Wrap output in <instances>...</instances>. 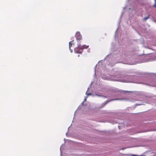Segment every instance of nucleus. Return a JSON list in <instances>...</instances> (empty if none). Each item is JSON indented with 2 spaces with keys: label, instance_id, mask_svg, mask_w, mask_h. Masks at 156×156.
Here are the masks:
<instances>
[{
  "label": "nucleus",
  "instance_id": "obj_10",
  "mask_svg": "<svg viewBox=\"0 0 156 156\" xmlns=\"http://www.w3.org/2000/svg\"><path fill=\"white\" fill-rule=\"evenodd\" d=\"M86 99H87V98H85L84 99L83 102H84V101H86Z\"/></svg>",
  "mask_w": 156,
  "mask_h": 156
},
{
  "label": "nucleus",
  "instance_id": "obj_5",
  "mask_svg": "<svg viewBox=\"0 0 156 156\" xmlns=\"http://www.w3.org/2000/svg\"><path fill=\"white\" fill-rule=\"evenodd\" d=\"M149 18H150V15H148L147 17H144V18L143 20H146L147 19H148Z\"/></svg>",
  "mask_w": 156,
  "mask_h": 156
},
{
  "label": "nucleus",
  "instance_id": "obj_6",
  "mask_svg": "<svg viewBox=\"0 0 156 156\" xmlns=\"http://www.w3.org/2000/svg\"><path fill=\"white\" fill-rule=\"evenodd\" d=\"M86 94L87 95V96H88V95H91L92 94H91L90 93H88H88H87V92H86Z\"/></svg>",
  "mask_w": 156,
  "mask_h": 156
},
{
  "label": "nucleus",
  "instance_id": "obj_9",
  "mask_svg": "<svg viewBox=\"0 0 156 156\" xmlns=\"http://www.w3.org/2000/svg\"><path fill=\"white\" fill-rule=\"evenodd\" d=\"M95 95H96V96H101V95H99V94H95Z\"/></svg>",
  "mask_w": 156,
  "mask_h": 156
},
{
  "label": "nucleus",
  "instance_id": "obj_4",
  "mask_svg": "<svg viewBox=\"0 0 156 156\" xmlns=\"http://www.w3.org/2000/svg\"><path fill=\"white\" fill-rule=\"evenodd\" d=\"M73 40L69 42V48L70 50V51L71 53H72L73 52V50L72 49H70V48H71V47L72 46V45L73 44L71 43V42H73Z\"/></svg>",
  "mask_w": 156,
  "mask_h": 156
},
{
  "label": "nucleus",
  "instance_id": "obj_13",
  "mask_svg": "<svg viewBox=\"0 0 156 156\" xmlns=\"http://www.w3.org/2000/svg\"><path fill=\"white\" fill-rule=\"evenodd\" d=\"M125 92H129V91H125Z\"/></svg>",
  "mask_w": 156,
  "mask_h": 156
},
{
  "label": "nucleus",
  "instance_id": "obj_3",
  "mask_svg": "<svg viewBox=\"0 0 156 156\" xmlns=\"http://www.w3.org/2000/svg\"><path fill=\"white\" fill-rule=\"evenodd\" d=\"M75 37L77 40H80L81 39L82 36L79 32H77L75 34Z\"/></svg>",
  "mask_w": 156,
  "mask_h": 156
},
{
  "label": "nucleus",
  "instance_id": "obj_12",
  "mask_svg": "<svg viewBox=\"0 0 156 156\" xmlns=\"http://www.w3.org/2000/svg\"><path fill=\"white\" fill-rule=\"evenodd\" d=\"M119 99H114V100H119Z\"/></svg>",
  "mask_w": 156,
  "mask_h": 156
},
{
  "label": "nucleus",
  "instance_id": "obj_14",
  "mask_svg": "<svg viewBox=\"0 0 156 156\" xmlns=\"http://www.w3.org/2000/svg\"><path fill=\"white\" fill-rule=\"evenodd\" d=\"M78 57H79V56H80V55H78Z\"/></svg>",
  "mask_w": 156,
  "mask_h": 156
},
{
  "label": "nucleus",
  "instance_id": "obj_15",
  "mask_svg": "<svg viewBox=\"0 0 156 156\" xmlns=\"http://www.w3.org/2000/svg\"><path fill=\"white\" fill-rule=\"evenodd\" d=\"M107 103V102H106V103H105V104H106Z\"/></svg>",
  "mask_w": 156,
  "mask_h": 156
},
{
  "label": "nucleus",
  "instance_id": "obj_11",
  "mask_svg": "<svg viewBox=\"0 0 156 156\" xmlns=\"http://www.w3.org/2000/svg\"><path fill=\"white\" fill-rule=\"evenodd\" d=\"M84 102H83L82 103H81V104L82 105H83V103H84Z\"/></svg>",
  "mask_w": 156,
  "mask_h": 156
},
{
  "label": "nucleus",
  "instance_id": "obj_2",
  "mask_svg": "<svg viewBox=\"0 0 156 156\" xmlns=\"http://www.w3.org/2000/svg\"><path fill=\"white\" fill-rule=\"evenodd\" d=\"M114 81H121V82H124L134 83H137V82H134V81H132L131 80H128L126 79H125L124 80H122L120 79L117 78V79H114Z\"/></svg>",
  "mask_w": 156,
  "mask_h": 156
},
{
  "label": "nucleus",
  "instance_id": "obj_7",
  "mask_svg": "<svg viewBox=\"0 0 156 156\" xmlns=\"http://www.w3.org/2000/svg\"><path fill=\"white\" fill-rule=\"evenodd\" d=\"M155 3L154 5V7H156V0H155Z\"/></svg>",
  "mask_w": 156,
  "mask_h": 156
},
{
  "label": "nucleus",
  "instance_id": "obj_1",
  "mask_svg": "<svg viewBox=\"0 0 156 156\" xmlns=\"http://www.w3.org/2000/svg\"><path fill=\"white\" fill-rule=\"evenodd\" d=\"M88 47V46H87L86 45H84L80 46V44L79 42H78V44H77V47L74 49V52L75 53L81 54L82 52V51H80L79 49L83 50L84 49H87Z\"/></svg>",
  "mask_w": 156,
  "mask_h": 156
},
{
  "label": "nucleus",
  "instance_id": "obj_8",
  "mask_svg": "<svg viewBox=\"0 0 156 156\" xmlns=\"http://www.w3.org/2000/svg\"><path fill=\"white\" fill-rule=\"evenodd\" d=\"M133 156H144V155L141 156V155H133Z\"/></svg>",
  "mask_w": 156,
  "mask_h": 156
}]
</instances>
